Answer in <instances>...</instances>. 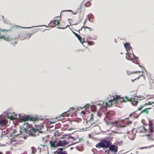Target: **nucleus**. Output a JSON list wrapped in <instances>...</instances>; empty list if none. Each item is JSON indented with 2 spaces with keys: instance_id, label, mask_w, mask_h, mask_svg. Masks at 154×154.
<instances>
[{
  "instance_id": "nucleus-1",
  "label": "nucleus",
  "mask_w": 154,
  "mask_h": 154,
  "mask_svg": "<svg viewBox=\"0 0 154 154\" xmlns=\"http://www.w3.org/2000/svg\"><path fill=\"white\" fill-rule=\"evenodd\" d=\"M35 127L36 128H30V129L28 131V133L29 134L30 136L34 137H36L37 136L39 135V134H36L37 132H38V133H43L44 132L42 131L39 130V129H41V128H39V127H38V125L35 124Z\"/></svg>"
},
{
  "instance_id": "nucleus-2",
  "label": "nucleus",
  "mask_w": 154,
  "mask_h": 154,
  "mask_svg": "<svg viewBox=\"0 0 154 154\" xmlns=\"http://www.w3.org/2000/svg\"><path fill=\"white\" fill-rule=\"evenodd\" d=\"M111 144V142L109 140H104L101 141L97 143L96 147L97 148H108Z\"/></svg>"
},
{
  "instance_id": "nucleus-3",
  "label": "nucleus",
  "mask_w": 154,
  "mask_h": 154,
  "mask_svg": "<svg viewBox=\"0 0 154 154\" xmlns=\"http://www.w3.org/2000/svg\"><path fill=\"white\" fill-rule=\"evenodd\" d=\"M126 100L127 101H130L133 106H136L138 103V100H141L143 99L142 97H138L137 96H133L129 99L126 96L125 97Z\"/></svg>"
},
{
  "instance_id": "nucleus-4",
  "label": "nucleus",
  "mask_w": 154,
  "mask_h": 154,
  "mask_svg": "<svg viewBox=\"0 0 154 154\" xmlns=\"http://www.w3.org/2000/svg\"><path fill=\"white\" fill-rule=\"evenodd\" d=\"M124 46L125 48L126 49V51H127L126 54L128 55L127 56H126V58L128 60H132V58L130 56V54L129 52V51H130L131 49H132V48L131 46H130V44L128 43H125Z\"/></svg>"
},
{
  "instance_id": "nucleus-5",
  "label": "nucleus",
  "mask_w": 154,
  "mask_h": 154,
  "mask_svg": "<svg viewBox=\"0 0 154 154\" xmlns=\"http://www.w3.org/2000/svg\"><path fill=\"white\" fill-rule=\"evenodd\" d=\"M109 98V97H108L105 101L103 102L101 101L102 103V104L98 102H96V104L97 105H100V108L103 107L109 106L111 105V103H109V102L108 103L107 102L108 101V99Z\"/></svg>"
},
{
  "instance_id": "nucleus-6",
  "label": "nucleus",
  "mask_w": 154,
  "mask_h": 154,
  "mask_svg": "<svg viewBox=\"0 0 154 154\" xmlns=\"http://www.w3.org/2000/svg\"><path fill=\"white\" fill-rule=\"evenodd\" d=\"M121 98L120 95L116 97H113L112 99L111 98L110 99H109V98L108 99V101L109 103H111V105H112L116 103L119 99H120Z\"/></svg>"
},
{
  "instance_id": "nucleus-7",
  "label": "nucleus",
  "mask_w": 154,
  "mask_h": 154,
  "mask_svg": "<svg viewBox=\"0 0 154 154\" xmlns=\"http://www.w3.org/2000/svg\"><path fill=\"white\" fill-rule=\"evenodd\" d=\"M128 136L130 140H133L136 137V134L134 133L132 131H130L128 133Z\"/></svg>"
},
{
  "instance_id": "nucleus-8",
  "label": "nucleus",
  "mask_w": 154,
  "mask_h": 154,
  "mask_svg": "<svg viewBox=\"0 0 154 154\" xmlns=\"http://www.w3.org/2000/svg\"><path fill=\"white\" fill-rule=\"evenodd\" d=\"M109 151L116 152L118 150V147L112 144L109 146Z\"/></svg>"
},
{
  "instance_id": "nucleus-9",
  "label": "nucleus",
  "mask_w": 154,
  "mask_h": 154,
  "mask_svg": "<svg viewBox=\"0 0 154 154\" xmlns=\"http://www.w3.org/2000/svg\"><path fill=\"white\" fill-rule=\"evenodd\" d=\"M132 53H133V58H134V60H132V62L136 63V64H138V65H139V66L142 68H143V67H142V66H140V64H139V63L137 61V60H138V58L135 56L134 54V53L133 52V51H132Z\"/></svg>"
},
{
  "instance_id": "nucleus-10",
  "label": "nucleus",
  "mask_w": 154,
  "mask_h": 154,
  "mask_svg": "<svg viewBox=\"0 0 154 154\" xmlns=\"http://www.w3.org/2000/svg\"><path fill=\"white\" fill-rule=\"evenodd\" d=\"M72 33L74 34V35H75V36L77 37V38H78V40L80 41V42L81 43H82L83 44V42H84V38H83V41H82V38L81 37V36L78 34L72 31Z\"/></svg>"
},
{
  "instance_id": "nucleus-11",
  "label": "nucleus",
  "mask_w": 154,
  "mask_h": 154,
  "mask_svg": "<svg viewBox=\"0 0 154 154\" xmlns=\"http://www.w3.org/2000/svg\"><path fill=\"white\" fill-rule=\"evenodd\" d=\"M149 131L150 133H152L154 132V131L153 130V126L152 124L151 123L150 121H149Z\"/></svg>"
},
{
  "instance_id": "nucleus-12",
  "label": "nucleus",
  "mask_w": 154,
  "mask_h": 154,
  "mask_svg": "<svg viewBox=\"0 0 154 154\" xmlns=\"http://www.w3.org/2000/svg\"><path fill=\"white\" fill-rule=\"evenodd\" d=\"M3 38L5 40H6L8 41H9L13 40V38H10L9 36L7 37L4 35H0V39Z\"/></svg>"
},
{
  "instance_id": "nucleus-13",
  "label": "nucleus",
  "mask_w": 154,
  "mask_h": 154,
  "mask_svg": "<svg viewBox=\"0 0 154 154\" xmlns=\"http://www.w3.org/2000/svg\"><path fill=\"white\" fill-rule=\"evenodd\" d=\"M145 129L143 127H140L138 128L136 130V132L137 133H143L145 132Z\"/></svg>"
},
{
  "instance_id": "nucleus-14",
  "label": "nucleus",
  "mask_w": 154,
  "mask_h": 154,
  "mask_svg": "<svg viewBox=\"0 0 154 154\" xmlns=\"http://www.w3.org/2000/svg\"><path fill=\"white\" fill-rule=\"evenodd\" d=\"M26 117L27 119V120H29L30 121H35L37 119L36 117H34L32 116L31 115H27L26 116Z\"/></svg>"
},
{
  "instance_id": "nucleus-15",
  "label": "nucleus",
  "mask_w": 154,
  "mask_h": 154,
  "mask_svg": "<svg viewBox=\"0 0 154 154\" xmlns=\"http://www.w3.org/2000/svg\"><path fill=\"white\" fill-rule=\"evenodd\" d=\"M8 123V121L5 119H0V125L4 126Z\"/></svg>"
},
{
  "instance_id": "nucleus-16",
  "label": "nucleus",
  "mask_w": 154,
  "mask_h": 154,
  "mask_svg": "<svg viewBox=\"0 0 154 154\" xmlns=\"http://www.w3.org/2000/svg\"><path fill=\"white\" fill-rule=\"evenodd\" d=\"M149 111L148 110V109L146 108V109L143 110L142 111L140 112V113L137 116H135V115H134V117H135V118H137L138 117V116H139L140 114L142 113H145V112L146 114H148L149 113Z\"/></svg>"
},
{
  "instance_id": "nucleus-17",
  "label": "nucleus",
  "mask_w": 154,
  "mask_h": 154,
  "mask_svg": "<svg viewBox=\"0 0 154 154\" xmlns=\"http://www.w3.org/2000/svg\"><path fill=\"white\" fill-rule=\"evenodd\" d=\"M19 116L20 120L22 122H25V121L27 120V119L26 117V116H22L19 114Z\"/></svg>"
},
{
  "instance_id": "nucleus-18",
  "label": "nucleus",
  "mask_w": 154,
  "mask_h": 154,
  "mask_svg": "<svg viewBox=\"0 0 154 154\" xmlns=\"http://www.w3.org/2000/svg\"><path fill=\"white\" fill-rule=\"evenodd\" d=\"M148 105H151V104L150 103V102H149L148 103H146L145 104H143V105H141L140 106V107H139L138 109V110H141V109L143 108L145 106Z\"/></svg>"
},
{
  "instance_id": "nucleus-19",
  "label": "nucleus",
  "mask_w": 154,
  "mask_h": 154,
  "mask_svg": "<svg viewBox=\"0 0 154 154\" xmlns=\"http://www.w3.org/2000/svg\"><path fill=\"white\" fill-rule=\"evenodd\" d=\"M56 143V142L55 141H50L49 142L50 146L51 147H55L56 146H55Z\"/></svg>"
},
{
  "instance_id": "nucleus-20",
  "label": "nucleus",
  "mask_w": 154,
  "mask_h": 154,
  "mask_svg": "<svg viewBox=\"0 0 154 154\" xmlns=\"http://www.w3.org/2000/svg\"><path fill=\"white\" fill-rule=\"evenodd\" d=\"M63 144L62 141L60 140H59L58 142L57 143L55 147H57L59 146H63Z\"/></svg>"
},
{
  "instance_id": "nucleus-21",
  "label": "nucleus",
  "mask_w": 154,
  "mask_h": 154,
  "mask_svg": "<svg viewBox=\"0 0 154 154\" xmlns=\"http://www.w3.org/2000/svg\"><path fill=\"white\" fill-rule=\"evenodd\" d=\"M91 110L93 112H96L97 111V108L96 105H93L91 106Z\"/></svg>"
},
{
  "instance_id": "nucleus-22",
  "label": "nucleus",
  "mask_w": 154,
  "mask_h": 154,
  "mask_svg": "<svg viewBox=\"0 0 154 154\" xmlns=\"http://www.w3.org/2000/svg\"><path fill=\"white\" fill-rule=\"evenodd\" d=\"M51 22H53L55 26L56 25H59L60 23L59 21L58 20H57V19L54 20H51Z\"/></svg>"
},
{
  "instance_id": "nucleus-23",
  "label": "nucleus",
  "mask_w": 154,
  "mask_h": 154,
  "mask_svg": "<svg viewBox=\"0 0 154 154\" xmlns=\"http://www.w3.org/2000/svg\"><path fill=\"white\" fill-rule=\"evenodd\" d=\"M71 12L72 13H73V11L72 10H63L62 11H61V13H60V15H61V14L62 12ZM59 17L60 18V20L61 19V16L60 15V16L59 17V16H57V17Z\"/></svg>"
},
{
  "instance_id": "nucleus-24",
  "label": "nucleus",
  "mask_w": 154,
  "mask_h": 154,
  "mask_svg": "<svg viewBox=\"0 0 154 154\" xmlns=\"http://www.w3.org/2000/svg\"><path fill=\"white\" fill-rule=\"evenodd\" d=\"M72 137V136H70L69 135H68V134H65L63 135L62 137H61V138H65L66 139H69V138H71Z\"/></svg>"
},
{
  "instance_id": "nucleus-25",
  "label": "nucleus",
  "mask_w": 154,
  "mask_h": 154,
  "mask_svg": "<svg viewBox=\"0 0 154 154\" xmlns=\"http://www.w3.org/2000/svg\"><path fill=\"white\" fill-rule=\"evenodd\" d=\"M69 110H68L67 112H64L62 114V116L63 117L64 116H68L70 114L68 113L67 112H68Z\"/></svg>"
},
{
  "instance_id": "nucleus-26",
  "label": "nucleus",
  "mask_w": 154,
  "mask_h": 154,
  "mask_svg": "<svg viewBox=\"0 0 154 154\" xmlns=\"http://www.w3.org/2000/svg\"><path fill=\"white\" fill-rule=\"evenodd\" d=\"M46 26V27H47L46 25H41V26L39 25V26H32L30 27H23V28H24V29H29V28H31L32 27H39V26Z\"/></svg>"
},
{
  "instance_id": "nucleus-27",
  "label": "nucleus",
  "mask_w": 154,
  "mask_h": 154,
  "mask_svg": "<svg viewBox=\"0 0 154 154\" xmlns=\"http://www.w3.org/2000/svg\"><path fill=\"white\" fill-rule=\"evenodd\" d=\"M57 154H68L66 151H59Z\"/></svg>"
},
{
  "instance_id": "nucleus-28",
  "label": "nucleus",
  "mask_w": 154,
  "mask_h": 154,
  "mask_svg": "<svg viewBox=\"0 0 154 154\" xmlns=\"http://www.w3.org/2000/svg\"><path fill=\"white\" fill-rule=\"evenodd\" d=\"M8 132L7 131H5L4 132L2 131V134H1V137H3L4 135L7 134H8Z\"/></svg>"
},
{
  "instance_id": "nucleus-29",
  "label": "nucleus",
  "mask_w": 154,
  "mask_h": 154,
  "mask_svg": "<svg viewBox=\"0 0 154 154\" xmlns=\"http://www.w3.org/2000/svg\"><path fill=\"white\" fill-rule=\"evenodd\" d=\"M91 5V3L90 1H88L85 5L86 7H89Z\"/></svg>"
},
{
  "instance_id": "nucleus-30",
  "label": "nucleus",
  "mask_w": 154,
  "mask_h": 154,
  "mask_svg": "<svg viewBox=\"0 0 154 154\" xmlns=\"http://www.w3.org/2000/svg\"><path fill=\"white\" fill-rule=\"evenodd\" d=\"M94 17V16L92 14H89L88 15V19H89H89H90V18H92L93 19Z\"/></svg>"
},
{
  "instance_id": "nucleus-31",
  "label": "nucleus",
  "mask_w": 154,
  "mask_h": 154,
  "mask_svg": "<svg viewBox=\"0 0 154 154\" xmlns=\"http://www.w3.org/2000/svg\"><path fill=\"white\" fill-rule=\"evenodd\" d=\"M94 42L92 41H89L88 42V44L89 45H94Z\"/></svg>"
},
{
  "instance_id": "nucleus-32",
  "label": "nucleus",
  "mask_w": 154,
  "mask_h": 154,
  "mask_svg": "<svg viewBox=\"0 0 154 154\" xmlns=\"http://www.w3.org/2000/svg\"><path fill=\"white\" fill-rule=\"evenodd\" d=\"M77 149L80 151H82L84 150V149L82 147H78L77 148Z\"/></svg>"
},
{
  "instance_id": "nucleus-33",
  "label": "nucleus",
  "mask_w": 154,
  "mask_h": 154,
  "mask_svg": "<svg viewBox=\"0 0 154 154\" xmlns=\"http://www.w3.org/2000/svg\"><path fill=\"white\" fill-rule=\"evenodd\" d=\"M90 117L91 118L89 121L90 122H91L93 120V116L92 114H91L90 116Z\"/></svg>"
},
{
  "instance_id": "nucleus-34",
  "label": "nucleus",
  "mask_w": 154,
  "mask_h": 154,
  "mask_svg": "<svg viewBox=\"0 0 154 154\" xmlns=\"http://www.w3.org/2000/svg\"><path fill=\"white\" fill-rule=\"evenodd\" d=\"M63 143V146H65L66 144V140H63L62 141Z\"/></svg>"
},
{
  "instance_id": "nucleus-35",
  "label": "nucleus",
  "mask_w": 154,
  "mask_h": 154,
  "mask_svg": "<svg viewBox=\"0 0 154 154\" xmlns=\"http://www.w3.org/2000/svg\"><path fill=\"white\" fill-rule=\"evenodd\" d=\"M127 72L128 75H130L131 74V73H134V72H131L129 70H127Z\"/></svg>"
},
{
  "instance_id": "nucleus-36",
  "label": "nucleus",
  "mask_w": 154,
  "mask_h": 154,
  "mask_svg": "<svg viewBox=\"0 0 154 154\" xmlns=\"http://www.w3.org/2000/svg\"><path fill=\"white\" fill-rule=\"evenodd\" d=\"M120 101H121V102H125L126 101L124 99V98L123 97H121L120 99Z\"/></svg>"
},
{
  "instance_id": "nucleus-37",
  "label": "nucleus",
  "mask_w": 154,
  "mask_h": 154,
  "mask_svg": "<svg viewBox=\"0 0 154 154\" xmlns=\"http://www.w3.org/2000/svg\"><path fill=\"white\" fill-rule=\"evenodd\" d=\"M105 152L106 153H107V154H109L110 153V152L109 151V150H108L107 149H106V150L105 151Z\"/></svg>"
},
{
  "instance_id": "nucleus-38",
  "label": "nucleus",
  "mask_w": 154,
  "mask_h": 154,
  "mask_svg": "<svg viewBox=\"0 0 154 154\" xmlns=\"http://www.w3.org/2000/svg\"><path fill=\"white\" fill-rule=\"evenodd\" d=\"M148 139L149 140L153 141L154 140V138H153L152 137L150 136L148 137Z\"/></svg>"
},
{
  "instance_id": "nucleus-39",
  "label": "nucleus",
  "mask_w": 154,
  "mask_h": 154,
  "mask_svg": "<svg viewBox=\"0 0 154 154\" xmlns=\"http://www.w3.org/2000/svg\"><path fill=\"white\" fill-rule=\"evenodd\" d=\"M69 25H67L66 26V27H58L57 28H58V29H64L65 28H67V27L69 26Z\"/></svg>"
},
{
  "instance_id": "nucleus-40",
  "label": "nucleus",
  "mask_w": 154,
  "mask_h": 154,
  "mask_svg": "<svg viewBox=\"0 0 154 154\" xmlns=\"http://www.w3.org/2000/svg\"><path fill=\"white\" fill-rule=\"evenodd\" d=\"M153 146H154V145H151V146H149L148 147L145 146V147H144V149H145V148H151V147H153Z\"/></svg>"
},
{
  "instance_id": "nucleus-41",
  "label": "nucleus",
  "mask_w": 154,
  "mask_h": 154,
  "mask_svg": "<svg viewBox=\"0 0 154 154\" xmlns=\"http://www.w3.org/2000/svg\"><path fill=\"white\" fill-rule=\"evenodd\" d=\"M117 125L118 126V127L119 128H123L124 127V125L120 124L118 125Z\"/></svg>"
},
{
  "instance_id": "nucleus-42",
  "label": "nucleus",
  "mask_w": 154,
  "mask_h": 154,
  "mask_svg": "<svg viewBox=\"0 0 154 154\" xmlns=\"http://www.w3.org/2000/svg\"><path fill=\"white\" fill-rule=\"evenodd\" d=\"M60 149H58L56 151L54 152H53V153L54 154H56L57 152V153L59 151V150Z\"/></svg>"
},
{
  "instance_id": "nucleus-43",
  "label": "nucleus",
  "mask_w": 154,
  "mask_h": 154,
  "mask_svg": "<svg viewBox=\"0 0 154 154\" xmlns=\"http://www.w3.org/2000/svg\"><path fill=\"white\" fill-rule=\"evenodd\" d=\"M20 135V134H14L13 137H16L19 136Z\"/></svg>"
},
{
  "instance_id": "nucleus-44",
  "label": "nucleus",
  "mask_w": 154,
  "mask_h": 154,
  "mask_svg": "<svg viewBox=\"0 0 154 154\" xmlns=\"http://www.w3.org/2000/svg\"><path fill=\"white\" fill-rule=\"evenodd\" d=\"M41 118H39V119H41V120H43L44 119H45V117H42V116H41Z\"/></svg>"
},
{
  "instance_id": "nucleus-45",
  "label": "nucleus",
  "mask_w": 154,
  "mask_h": 154,
  "mask_svg": "<svg viewBox=\"0 0 154 154\" xmlns=\"http://www.w3.org/2000/svg\"><path fill=\"white\" fill-rule=\"evenodd\" d=\"M152 135V133H150V134H146V136L149 137L150 136Z\"/></svg>"
},
{
  "instance_id": "nucleus-46",
  "label": "nucleus",
  "mask_w": 154,
  "mask_h": 154,
  "mask_svg": "<svg viewBox=\"0 0 154 154\" xmlns=\"http://www.w3.org/2000/svg\"><path fill=\"white\" fill-rule=\"evenodd\" d=\"M137 111H135V112H134V113H131L130 114V115L129 116H130V117H131V116H132V115H133V114H134V113H135V112H136Z\"/></svg>"
},
{
  "instance_id": "nucleus-47",
  "label": "nucleus",
  "mask_w": 154,
  "mask_h": 154,
  "mask_svg": "<svg viewBox=\"0 0 154 154\" xmlns=\"http://www.w3.org/2000/svg\"><path fill=\"white\" fill-rule=\"evenodd\" d=\"M6 154H11V152L10 151H7L6 152Z\"/></svg>"
},
{
  "instance_id": "nucleus-48",
  "label": "nucleus",
  "mask_w": 154,
  "mask_h": 154,
  "mask_svg": "<svg viewBox=\"0 0 154 154\" xmlns=\"http://www.w3.org/2000/svg\"><path fill=\"white\" fill-rule=\"evenodd\" d=\"M85 111H82L81 112L82 114H83L84 115L85 114Z\"/></svg>"
},
{
  "instance_id": "nucleus-49",
  "label": "nucleus",
  "mask_w": 154,
  "mask_h": 154,
  "mask_svg": "<svg viewBox=\"0 0 154 154\" xmlns=\"http://www.w3.org/2000/svg\"><path fill=\"white\" fill-rule=\"evenodd\" d=\"M97 115H98V116L100 117L101 116V114L100 113H99V112H98L97 113Z\"/></svg>"
},
{
  "instance_id": "nucleus-50",
  "label": "nucleus",
  "mask_w": 154,
  "mask_h": 154,
  "mask_svg": "<svg viewBox=\"0 0 154 154\" xmlns=\"http://www.w3.org/2000/svg\"><path fill=\"white\" fill-rule=\"evenodd\" d=\"M83 28H86V26H85V25H84V26H82L81 28V29H82Z\"/></svg>"
},
{
  "instance_id": "nucleus-51",
  "label": "nucleus",
  "mask_w": 154,
  "mask_h": 154,
  "mask_svg": "<svg viewBox=\"0 0 154 154\" xmlns=\"http://www.w3.org/2000/svg\"><path fill=\"white\" fill-rule=\"evenodd\" d=\"M154 97H153V95H152V96H151L149 98V99H151V98H153Z\"/></svg>"
},
{
  "instance_id": "nucleus-52",
  "label": "nucleus",
  "mask_w": 154,
  "mask_h": 154,
  "mask_svg": "<svg viewBox=\"0 0 154 154\" xmlns=\"http://www.w3.org/2000/svg\"><path fill=\"white\" fill-rule=\"evenodd\" d=\"M87 21V20H85V22L84 23V25H85Z\"/></svg>"
},
{
  "instance_id": "nucleus-53",
  "label": "nucleus",
  "mask_w": 154,
  "mask_h": 154,
  "mask_svg": "<svg viewBox=\"0 0 154 154\" xmlns=\"http://www.w3.org/2000/svg\"><path fill=\"white\" fill-rule=\"evenodd\" d=\"M10 31V29H9L8 30H7L6 29H4L2 31Z\"/></svg>"
},
{
  "instance_id": "nucleus-54",
  "label": "nucleus",
  "mask_w": 154,
  "mask_h": 154,
  "mask_svg": "<svg viewBox=\"0 0 154 154\" xmlns=\"http://www.w3.org/2000/svg\"><path fill=\"white\" fill-rule=\"evenodd\" d=\"M17 132V131L16 130H14L13 132V133H16Z\"/></svg>"
},
{
  "instance_id": "nucleus-55",
  "label": "nucleus",
  "mask_w": 154,
  "mask_h": 154,
  "mask_svg": "<svg viewBox=\"0 0 154 154\" xmlns=\"http://www.w3.org/2000/svg\"><path fill=\"white\" fill-rule=\"evenodd\" d=\"M137 72H138L139 73H140L141 72V71H136L135 72H134V73H137Z\"/></svg>"
},
{
  "instance_id": "nucleus-56",
  "label": "nucleus",
  "mask_w": 154,
  "mask_h": 154,
  "mask_svg": "<svg viewBox=\"0 0 154 154\" xmlns=\"http://www.w3.org/2000/svg\"><path fill=\"white\" fill-rule=\"evenodd\" d=\"M13 135H14V134H13V133L12 132V133H11L10 134V136H11H11L13 137Z\"/></svg>"
},
{
  "instance_id": "nucleus-57",
  "label": "nucleus",
  "mask_w": 154,
  "mask_h": 154,
  "mask_svg": "<svg viewBox=\"0 0 154 154\" xmlns=\"http://www.w3.org/2000/svg\"><path fill=\"white\" fill-rule=\"evenodd\" d=\"M28 35V39H29L31 37V35L29 34V35Z\"/></svg>"
},
{
  "instance_id": "nucleus-58",
  "label": "nucleus",
  "mask_w": 154,
  "mask_h": 154,
  "mask_svg": "<svg viewBox=\"0 0 154 154\" xmlns=\"http://www.w3.org/2000/svg\"><path fill=\"white\" fill-rule=\"evenodd\" d=\"M88 20L91 23L93 21L92 20H91L90 19H89V18Z\"/></svg>"
},
{
  "instance_id": "nucleus-59",
  "label": "nucleus",
  "mask_w": 154,
  "mask_h": 154,
  "mask_svg": "<svg viewBox=\"0 0 154 154\" xmlns=\"http://www.w3.org/2000/svg\"><path fill=\"white\" fill-rule=\"evenodd\" d=\"M89 29L90 31H93V29L92 28H90V27L89 28Z\"/></svg>"
},
{
  "instance_id": "nucleus-60",
  "label": "nucleus",
  "mask_w": 154,
  "mask_h": 154,
  "mask_svg": "<svg viewBox=\"0 0 154 154\" xmlns=\"http://www.w3.org/2000/svg\"><path fill=\"white\" fill-rule=\"evenodd\" d=\"M59 149H60L59 151H61V150H63L64 149L63 148H59Z\"/></svg>"
},
{
  "instance_id": "nucleus-61",
  "label": "nucleus",
  "mask_w": 154,
  "mask_h": 154,
  "mask_svg": "<svg viewBox=\"0 0 154 154\" xmlns=\"http://www.w3.org/2000/svg\"><path fill=\"white\" fill-rule=\"evenodd\" d=\"M81 142L80 140H79V142H76L75 143H74V144H75L76 143H78V142Z\"/></svg>"
},
{
  "instance_id": "nucleus-62",
  "label": "nucleus",
  "mask_w": 154,
  "mask_h": 154,
  "mask_svg": "<svg viewBox=\"0 0 154 154\" xmlns=\"http://www.w3.org/2000/svg\"><path fill=\"white\" fill-rule=\"evenodd\" d=\"M150 103L151 104V105H152V104L154 103V101H152V102H150Z\"/></svg>"
},
{
  "instance_id": "nucleus-63",
  "label": "nucleus",
  "mask_w": 154,
  "mask_h": 154,
  "mask_svg": "<svg viewBox=\"0 0 154 154\" xmlns=\"http://www.w3.org/2000/svg\"><path fill=\"white\" fill-rule=\"evenodd\" d=\"M140 149H144V147H140Z\"/></svg>"
},
{
  "instance_id": "nucleus-64",
  "label": "nucleus",
  "mask_w": 154,
  "mask_h": 154,
  "mask_svg": "<svg viewBox=\"0 0 154 154\" xmlns=\"http://www.w3.org/2000/svg\"><path fill=\"white\" fill-rule=\"evenodd\" d=\"M135 80V79H134V80L131 79V81H132V82H134V80Z\"/></svg>"
}]
</instances>
